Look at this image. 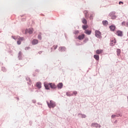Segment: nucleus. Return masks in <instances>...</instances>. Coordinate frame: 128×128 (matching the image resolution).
Listing matches in <instances>:
<instances>
[{
	"mask_svg": "<svg viewBox=\"0 0 128 128\" xmlns=\"http://www.w3.org/2000/svg\"><path fill=\"white\" fill-rule=\"evenodd\" d=\"M47 104L50 108H54V106H56V103L52 100H50V103L47 102Z\"/></svg>",
	"mask_w": 128,
	"mask_h": 128,
	"instance_id": "obj_1",
	"label": "nucleus"
},
{
	"mask_svg": "<svg viewBox=\"0 0 128 128\" xmlns=\"http://www.w3.org/2000/svg\"><path fill=\"white\" fill-rule=\"evenodd\" d=\"M16 39L18 40L17 41L18 44H22V40H24V38H21L20 36H18Z\"/></svg>",
	"mask_w": 128,
	"mask_h": 128,
	"instance_id": "obj_2",
	"label": "nucleus"
},
{
	"mask_svg": "<svg viewBox=\"0 0 128 128\" xmlns=\"http://www.w3.org/2000/svg\"><path fill=\"white\" fill-rule=\"evenodd\" d=\"M26 34H32V32H34V28H30L28 29H26L25 30Z\"/></svg>",
	"mask_w": 128,
	"mask_h": 128,
	"instance_id": "obj_3",
	"label": "nucleus"
},
{
	"mask_svg": "<svg viewBox=\"0 0 128 128\" xmlns=\"http://www.w3.org/2000/svg\"><path fill=\"white\" fill-rule=\"evenodd\" d=\"M95 36H96V38H100V36H102V33L98 30H96L95 32Z\"/></svg>",
	"mask_w": 128,
	"mask_h": 128,
	"instance_id": "obj_4",
	"label": "nucleus"
},
{
	"mask_svg": "<svg viewBox=\"0 0 128 128\" xmlns=\"http://www.w3.org/2000/svg\"><path fill=\"white\" fill-rule=\"evenodd\" d=\"M116 38H113L111 40V42H110V46H114L116 44Z\"/></svg>",
	"mask_w": 128,
	"mask_h": 128,
	"instance_id": "obj_5",
	"label": "nucleus"
},
{
	"mask_svg": "<svg viewBox=\"0 0 128 128\" xmlns=\"http://www.w3.org/2000/svg\"><path fill=\"white\" fill-rule=\"evenodd\" d=\"M44 86L46 90H50V83H45Z\"/></svg>",
	"mask_w": 128,
	"mask_h": 128,
	"instance_id": "obj_6",
	"label": "nucleus"
},
{
	"mask_svg": "<svg viewBox=\"0 0 128 128\" xmlns=\"http://www.w3.org/2000/svg\"><path fill=\"white\" fill-rule=\"evenodd\" d=\"M78 40H84V34H82V35H80L78 38Z\"/></svg>",
	"mask_w": 128,
	"mask_h": 128,
	"instance_id": "obj_7",
	"label": "nucleus"
},
{
	"mask_svg": "<svg viewBox=\"0 0 128 128\" xmlns=\"http://www.w3.org/2000/svg\"><path fill=\"white\" fill-rule=\"evenodd\" d=\"M91 126H94L95 128H98V126H99V128H100V126L96 123H92L91 125Z\"/></svg>",
	"mask_w": 128,
	"mask_h": 128,
	"instance_id": "obj_8",
	"label": "nucleus"
},
{
	"mask_svg": "<svg viewBox=\"0 0 128 128\" xmlns=\"http://www.w3.org/2000/svg\"><path fill=\"white\" fill-rule=\"evenodd\" d=\"M116 34H117V36H122V32L121 31H117Z\"/></svg>",
	"mask_w": 128,
	"mask_h": 128,
	"instance_id": "obj_9",
	"label": "nucleus"
},
{
	"mask_svg": "<svg viewBox=\"0 0 128 128\" xmlns=\"http://www.w3.org/2000/svg\"><path fill=\"white\" fill-rule=\"evenodd\" d=\"M36 86L38 88H42V83L40 82H38L36 84Z\"/></svg>",
	"mask_w": 128,
	"mask_h": 128,
	"instance_id": "obj_10",
	"label": "nucleus"
},
{
	"mask_svg": "<svg viewBox=\"0 0 128 128\" xmlns=\"http://www.w3.org/2000/svg\"><path fill=\"white\" fill-rule=\"evenodd\" d=\"M50 88H56V86L54 83H50Z\"/></svg>",
	"mask_w": 128,
	"mask_h": 128,
	"instance_id": "obj_11",
	"label": "nucleus"
},
{
	"mask_svg": "<svg viewBox=\"0 0 128 128\" xmlns=\"http://www.w3.org/2000/svg\"><path fill=\"white\" fill-rule=\"evenodd\" d=\"M84 14H85V18H88V12L85 10L84 11Z\"/></svg>",
	"mask_w": 128,
	"mask_h": 128,
	"instance_id": "obj_12",
	"label": "nucleus"
},
{
	"mask_svg": "<svg viewBox=\"0 0 128 128\" xmlns=\"http://www.w3.org/2000/svg\"><path fill=\"white\" fill-rule=\"evenodd\" d=\"M84 33L86 34L90 35V34H92V31L86 30H85Z\"/></svg>",
	"mask_w": 128,
	"mask_h": 128,
	"instance_id": "obj_13",
	"label": "nucleus"
},
{
	"mask_svg": "<svg viewBox=\"0 0 128 128\" xmlns=\"http://www.w3.org/2000/svg\"><path fill=\"white\" fill-rule=\"evenodd\" d=\"M38 43V41L37 40H34L32 41V44H37Z\"/></svg>",
	"mask_w": 128,
	"mask_h": 128,
	"instance_id": "obj_14",
	"label": "nucleus"
},
{
	"mask_svg": "<svg viewBox=\"0 0 128 128\" xmlns=\"http://www.w3.org/2000/svg\"><path fill=\"white\" fill-rule=\"evenodd\" d=\"M82 24H88V21H86V18H83L82 19Z\"/></svg>",
	"mask_w": 128,
	"mask_h": 128,
	"instance_id": "obj_15",
	"label": "nucleus"
},
{
	"mask_svg": "<svg viewBox=\"0 0 128 128\" xmlns=\"http://www.w3.org/2000/svg\"><path fill=\"white\" fill-rule=\"evenodd\" d=\"M94 58L96 60H100V56H98V55L95 54L94 55Z\"/></svg>",
	"mask_w": 128,
	"mask_h": 128,
	"instance_id": "obj_16",
	"label": "nucleus"
},
{
	"mask_svg": "<svg viewBox=\"0 0 128 128\" xmlns=\"http://www.w3.org/2000/svg\"><path fill=\"white\" fill-rule=\"evenodd\" d=\"M102 50H98L96 51V54H102Z\"/></svg>",
	"mask_w": 128,
	"mask_h": 128,
	"instance_id": "obj_17",
	"label": "nucleus"
},
{
	"mask_svg": "<svg viewBox=\"0 0 128 128\" xmlns=\"http://www.w3.org/2000/svg\"><path fill=\"white\" fill-rule=\"evenodd\" d=\"M110 28L111 30H116V26H111L110 27Z\"/></svg>",
	"mask_w": 128,
	"mask_h": 128,
	"instance_id": "obj_18",
	"label": "nucleus"
},
{
	"mask_svg": "<svg viewBox=\"0 0 128 128\" xmlns=\"http://www.w3.org/2000/svg\"><path fill=\"white\" fill-rule=\"evenodd\" d=\"M58 88H62V83H59L58 85Z\"/></svg>",
	"mask_w": 128,
	"mask_h": 128,
	"instance_id": "obj_19",
	"label": "nucleus"
},
{
	"mask_svg": "<svg viewBox=\"0 0 128 128\" xmlns=\"http://www.w3.org/2000/svg\"><path fill=\"white\" fill-rule=\"evenodd\" d=\"M88 28V25L82 26L83 30H86Z\"/></svg>",
	"mask_w": 128,
	"mask_h": 128,
	"instance_id": "obj_20",
	"label": "nucleus"
},
{
	"mask_svg": "<svg viewBox=\"0 0 128 128\" xmlns=\"http://www.w3.org/2000/svg\"><path fill=\"white\" fill-rule=\"evenodd\" d=\"M108 24V22L106 20L102 22V24H104V26H106V24Z\"/></svg>",
	"mask_w": 128,
	"mask_h": 128,
	"instance_id": "obj_21",
	"label": "nucleus"
},
{
	"mask_svg": "<svg viewBox=\"0 0 128 128\" xmlns=\"http://www.w3.org/2000/svg\"><path fill=\"white\" fill-rule=\"evenodd\" d=\"M117 53H118V54H120V50L118 49L117 50Z\"/></svg>",
	"mask_w": 128,
	"mask_h": 128,
	"instance_id": "obj_22",
	"label": "nucleus"
},
{
	"mask_svg": "<svg viewBox=\"0 0 128 128\" xmlns=\"http://www.w3.org/2000/svg\"><path fill=\"white\" fill-rule=\"evenodd\" d=\"M116 18V16H112L111 18L112 20H114V18Z\"/></svg>",
	"mask_w": 128,
	"mask_h": 128,
	"instance_id": "obj_23",
	"label": "nucleus"
},
{
	"mask_svg": "<svg viewBox=\"0 0 128 128\" xmlns=\"http://www.w3.org/2000/svg\"><path fill=\"white\" fill-rule=\"evenodd\" d=\"M72 94H70V92H67L66 93V96H70Z\"/></svg>",
	"mask_w": 128,
	"mask_h": 128,
	"instance_id": "obj_24",
	"label": "nucleus"
},
{
	"mask_svg": "<svg viewBox=\"0 0 128 128\" xmlns=\"http://www.w3.org/2000/svg\"><path fill=\"white\" fill-rule=\"evenodd\" d=\"M38 38L39 40H42V36H41L40 35H38Z\"/></svg>",
	"mask_w": 128,
	"mask_h": 128,
	"instance_id": "obj_25",
	"label": "nucleus"
},
{
	"mask_svg": "<svg viewBox=\"0 0 128 128\" xmlns=\"http://www.w3.org/2000/svg\"><path fill=\"white\" fill-rule=\"evenodd\" d=\"M75 96H76V94H78V92H76V91H74V92H73Z\"/></svg>",
	"mask_w": 128,
	"mask_h": 128,
	"instance_id": "obj_26",
	"label": "nucleus"
},
{
	"mask_svg": "<svg viewBox=\"0 0 128 128\" xmlns=\"http://www.w3.org/2000/svg\"><path fill=\"white\" fill-rule=\"evenodd\" d=\"M116 115H112V118H116Z\"/></svg>",
	"mask_w": 128,
	"mask_h": 128,
	"instance_id": "obj_27",
	"label": "nucleus"
},
{
	"mask_svg": "<svg viewBox=\"0 0 128 128\" xmlns=\"http://www.w3.org/2000/svg\"><path fill=\"white\" fill-rule=\"evenodd\" d=\"M78 32V31H75L74 32V34H77Z\"/></svg>",
	"mask_w": 128,
	"mask_h": 128,
	"instance_id": "obj_28",
	"label": "nucleus"
},
{
	"mask_svg": "<svg viewBox=\"0 0 128 128\" xmlns=\"http://www.w3.org/2000/svg\"><path fill=\"white\" fill-rule=\"evenodd\" d=\"M90 20H92V14L90 16Z\"/></svg>",
	"mask_w": 128,
	"mask_h": 128,
	"instance_id": "obj_29",
	"label": "nucleus"
},
{
	"mask_svg": "<svg viewBox=\"0 0 128 128\" xmlns=\"http://www.w3.org/2000/svg\"><path fill=\"white\" fill-rule=\"evenodd\" d=\"M124 4V2H119V4Z\"/></svg>",
	"mask_w": 128,
	"mask_h": 128,
	"instance_id": "obj_30",
	"label": "nucleus"
},
{
	"mask_svg": "<svg viewBox=\"0 0 128 128\" xmlns=\"http://www.w3.org/2000/svg\"><path fill=\"white\" fill-rule=\"evenodd\" d=\"M12 38H14V40H16V36H12Z\"/></svg>",
	"mask_w": 128,
	"mask_h": 128,
	"instance_id": "obj_31",
	"label": "nucleus"
},
{
	"mask_svg": "<svg viewBox=\"0 0 128 128\" xmlns=\"http://www.w3.org/2000/svg\"><path fill=\"white\" fill-rule=\"evenodd\" d=\"M58 48V46H56L54 48Z\"/></svg>",
	"mask_w": 128,
	"mask_h": 128,
	"instance_id": "obj_32",
	"label": "nucleus"
},
{
	"mask_svg": "<svg viewBox=\"0 0 128 128\" xmlns=\"http://www.w3.org/2000/svg\"><path fill=\"white\" fill-rule=\"evenodd\" d=\"M86 115H84L83 116H82V118H86Z\"/></svg>",
	"mask_w": 128,
	"mask_h": 128,
	"instance_id": "obj_33",
	"label": "nucleus"
},
{
	"mask_svg": "<svg viewBox=\"0 0 128 128\" xmlns=\"http://www.w3.org/2000/svg\"><path fill=\"white\" fill-rule=\"evenodd\" d=\"M126 26H128V22H126Z\"/></svg>",
	"mask_w": 128,
	"mask_h": 128,
	"instance_id": "obj_34",
	"label": "nucleus"
},
{
	"mask_svg": "<svg viewBox=\"0 0 128 128\" xmlns=\"http://www.w3.org/2000/svg\"><path fill=\"white\" fill-rule=\"evenodd\" d=\"M32 24H34V21H32Z\"/></svg>",
	"mask_w": 128,
	"mask_h": 128,
	"instance_id": "obj_35",
	"label": "nucleus"
}]
</instances>
